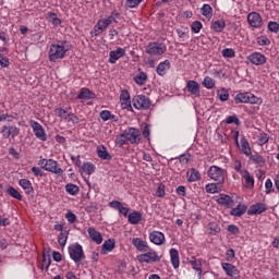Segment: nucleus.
Instances as JSON below:
<instances>
[{"mask_svg":"<svg viewBox=\"0 0 279 279\" xmlns=\"http://www.w3.org/2000/svg\"><path fill=\"white\" fill-rule=\"evenodd\" d=\"M96 151H97L98 158H100L101 160H112V155L108 153V149L106 148V146L104 145L98 146Z\"/></svg>","mask_w":279,"mask_h":279,"instance_id":"obj_27","label":"nucleus"},{"mask_svg":"<svg viewBox=\"0 0 279 279\" xmlns=\"http://www.w3.org/2000/svg\"><path fill=\"white\" fill-rule=\"evenodd\" d=\"M247 60L255 66H263L267 62V57L260 52H253L247 57Z\"/></svg>","mask_w":279,"mask_h":279,"instance_id":"obj_13","label":"nucleus"},{"mask_svg":"<svg viewBox=\"0 0 279 279\" xmlns=\"http://www.w3.org/2000/svg\"><path fill=\"white\" fill-rule=\"evenodd\" d=\"M124 134L131 145H138L141 143V131L138 129L130 128L124 131Z\"/></svg>","mask_w":279,"mask_h":279,"instance_id":"obj_11","label":"nucleus"},{"mask_svg":"<svg viewBox=\"0 0 279 279\" xmlns=\"http://www.w3.org/2000/svg\"><path fill=\"white\" fill-rule=\"evenodd\" d=\"M247 23L251 27L258 29V27H263V17L258 12H251L247 15Z\"/></svg>","mask_w":279,"mask_h":279,"instance_id":"obj_12","label":"nucleus"},{"mask_svg":"<svg viewBox=\"0 0 279 279\" xmlns=\"http://www.w3.org/2000/svg\"><path fill=\"white\" fill-rule=\"evenodd\" d=\"M96 95L95 93L90 92V89L83 87L81 88L80 94L77 95V99H95Z\"/></svg>","mask_w":279,"mask_h":279,"instance_id":"obj_30","label":"nucleus"},{"mask_svg":"<svg viewBox=\"0 0 279 279\" xmlns=\"http://www.w3.org/2000/svg\"><path fill=\"white\" fill-rule=\"evenodd\" d=\"M4 51H8V48L0 49V66L8 68L10 66V59L3 54Z\"/></svg>","mask_w":279,"mask_h":279,"instance_id":"obj_39","label":"nucleus"},{"mask_svg":"<svg viewBox=\"0 0 279 279\" xmlns=\"http://www.w3.org/2000/svg\"><path fill=\"white\" fill-rule=\"evenodd\" d=\"M202 27H204V25L199 21H195L191 25V29L194 34H199V32H202Z\"/></svg>","mask_w":279,"mask_h":279,"instance_id":"obj_55","label":"nucleus"},{"mask_svg":"<svg viewBox=\"0 0 279 279\" xmlns=\"http://www.w3.org/2000/svg\"><path fill=\"white\" fill-rule=\"evenodd\" d=\"M121 206H123V203L119 201H111L109 203V207L113 208V210H119Z\"/></svg>","mask_w":279,"mask_h":279,"instance_id":"obj_62","label":"nucleus"},{"mask_svg":"<svg viewBox=\"0 0 279 279\" xmlns=\"http://www.w3.org/2000/svg\"><path fill=\"white\" fill-rule=\"evenodd\" d=\"M64 121L66 123H72V125H77V123H80V118H77V116H75V113L70 112Z\"/></svg>","mask_w":279,"mask_h":279,"instance_id":"obj_50","label":"nucleus"},{"mask_svg":"<svg viewBox=\"0 0 279 279\" xmlns=\"http://www.w3.org/2000/svg\"><path fill=\"white\" fill-rule=\"evenodd\" d=\"M143 1L144 0H126L125 8H129L130 10L138 8Z\"/></svg>","mask_w":279,"mask_h":279,"instance_id":"obj_53","label":"nucleus"},{"mask_svg":"<svg viewBox=\"0 0 279 279\" xmlns=\"http://www.w3.org/2000/svg\"><path fill=\"white\" fill-rule=\"evenodd\" d=\"M138 263H146L147 265H151L154 263H160V256L156 251H149L144 254L137 255Z\"/></svg>","mask_w":279,"mask_h":279,"instance_id":"obj_8","label":"nucleus"},{"mask_svg":"<svg viewBox=\"0 0 279 279\" xmlns=\"http://www.w3.org/2000/svg\"><path fill=\"white\" fill-rule=\"evenodd\" d=\"M179 160H180L181 165H189V162L191 161V155L190 154L181 155L179 157Z\"/></svg>","mask_w":279,"mask_h":279,"instance_id":"obj_61","label":"nucleus"},{"mask_svg":"<svg viewBox=\"0 0 279 279\" xmlns=\"http://www.w3.org/2000/svg\"><path fill=\"white\" fill-rule=\"evenodd\" d=\"M170 260L173 269H178L180 267V253L178 252V250H170Z\"/></svg>","mask_w":279,"mask_h":279,"instance_id":"obj_28","label":"nucleus"},{"mask_svg":"<svg viewBox=\"0 0 279 279\" xmlns=\"http://www.w3.org/2000/svg\"><path fill=\"white\" fill-rule=\"evenodd\" d=\"M203 86L205 88H207L208 90L213 89V87L215 86V81L213 80V77L210 76H206L204 80H203Z\"/></svg>","mask_w":279,"mask_h":279,"instance_id":"obj_52","label":"nucleus"},{"mask_svg":"<svg viewBox=\"0 0 279 279\" xmlns=\"http://www.w3.org/2000/svg\"><path fill=\"white\" fill-rule=\"evenodd\" d=\"M142 134H143L144 138H147V141H149V136L151 134V131L149 130V125L144 124Z\"/></svg>","mask_w":279,"mask_h":279,"instance_id":"obj_64","label":"nucleus"},{"mask_svg":"<svg viewBox=\"0 0 279 279\" xmlns=\"http://www.w3.org/2000/svg\"><path fill=\"white\" fill-rule=\"evenodd\" d=\"M65 191L69 195H77L80 193V186L73 183H69L65 185Z\"/></svg>","mask_w":279,"mask_h":279,"instance_id":"obj_37","label":"nucleus"},{"mask_svg":"<svg viewBox=\"0 0 279 279\" xmlns=\"http://www.w3.org/2000/svg\"><path fill=\"white\" fill-rule=\"evenodd\" d=\"M65 219L69 221V223H75L77 221V216H75V214H73V211H69L65 215Z\"/></svg>","mask_w":279,"mask_h":279,"instance_id":"obj_60","label":"nucleus"},{"mask_svg":"<svg viewBox=\"0 0 279 279\" xmlns=\"http://www.w3.org/2000/svg\"><path fill=\"white\" fill-rule=\"evenodd\" d=\"M87 232L92 241H94V243H97V245H100V243L104 242V238L101 236V233L99 231H96L94 227H89L87 229Z\"/></svg>","mask_w":279,"mask_h":279,"instance_id":"obj_21","label":"nucleus"},{"mask_svg":"<svg viewBox=\"0 0 279 279\" xmlns=\"http://www.w3.org/2000/svg\"><path fill=\"white\" fill-rule=\"evenodd\" d=\"M21 134V130L16 126H3L2 128V136L4 138H16Z\"/></svg>","mask_w":279,"mask_h":279,"instance_id":"obj_18","label":"nucleus"},{"mask_svg":"<svg viewBox=\"0 0 279 279\" xmlns=\"http://www.w3.org/2000/svg\"><path fill=\"white\" fill-rule=\"evenodd\" d=\"M208 178L217 182V184H223L226 182V172L219 166H210L207 171Z\"/></svg>","mask_w":279,"mask_h":279,"instance_id":"obj_5","label":"nucleus"},{"mask_svg":"<svg viewBox=\"0 0 279 279\" xmlns=\"http://www.w3.org/2000/svg\"><path fill=\"white\" fill-rule=\"evenodd\" d=\"M250 160L255 165H265V158L259 154L250 155Z\"/></svg>","mask_w":279,"mask_h":279,"instance_id":"obj_47","label":"nucleus"},{"mask_svg":"<svg viewBox=\"0 0 279 279\" xmlns=\"http://www.w3.org/2000/svg\"><path fill=\"white\" fill-rule=\"evenodd\" d=\"M20 186L26 193V195L34 196V186H32V181L27 179H21L19 181Z\"/></svg>","mask_w":279,"mask_h":279,"instance_id":"obj_20","label":"nucleus"},{"mask_svg":"<svg viewBox=\"0 0 279 279\" xmlns=\"http://www.w3.org/2000/svg\"><path fill=\"white\" fill-rule=\"evenodd\" d=\"M54 112L58 117H60V119H63V121H65L70 114V112H68L66 109H63L62 107L56 108Z\"/></svg>","mask_w":279,"mask_h":279,"instance_id":"obj_51","label":"nucleus"},{"mask_svg":"<svg viewBox=\"0 0 279 279\" xmlns=\"http://www.w3.org/2000/svg\"><path fill=\"white\" fill-rule=\"evenodd\" d=\"M121 108L123 110H132V101L130 100V92L122 89L120 93Z\"/></svg>","mask_w":279,"mask_h":279,"instance_id":"obj_16","label":"nucleus"},{"mask_svg":"<svg viewBox=\"0 0 279 279\" xmlns=\"http://www.w3.org/2000/svg\"><path fill=\"white\" fill-rule=\"evenodd\" d=\"M70 50L71 43L66 40L60 41L59 44H52L48 52L50 62H58V60H62Z\"/></svg>","mask_w":279,"mask_h":279,"instance_id":"obj_1","label":"nucleus"},{"mask_svg":"<svg viewBox=\"0 0 279 279\" xmlns=\"http://www.w3.org/2000/svg\"><path fill=\"white\" fill-rule=\"evenodd\" d=\"M128 221L132 226H138V223H141V221H143V214H141L140 211H133V213L129 214Z\"/></svg>","mask_w":279,"mask_h":279,"instance_id":"obj_25","label":"nucleus"},{"mask_svg":"<svg viewBox=\"0 0 279 279\" xmlns=\"http://www.w3.org/2000/svg\"><path fill=\"white\" fill-rule=\"evenodd\" d=\"M207 228L211 236H215V234H219V232H221V227H219V223L217 222H209Z\"/></svg>","mask_w":279,"mask_h":279,"instance_id":"obj_36","label":"nucleus"},{"mask_svg":"<svg viewBox=\"0 0 279 279\" xmlns=\"http://www.w3.org/2000/svg\"><path fill=\"white\" fill-rule=\"evenodd\" d=\"M202 175L199 174V171H197L196 169H191L190 171H187V180L190 182H197V180H201Z\"/></svg>","mask_w":279,"mask_h":279,"instance_id":"obj_35","label":"nucleus"},{"mask_svg":"<svg viewBox=\"0 0 279 279\" xmlns=\"http://www.w3.org/2000/svg\"><path fill=\"white\" fill-rule=\"evenodd\" d=\"M48 20L50 21V23H52V25H54L56 27H58V25H61L62 21L58 17V14L56 13H48Z\"/></svg>","mask_w":279,"mask_h":279,"instance_id":"obj_48","label":"nucleus"},{"mask_svg":"<svg viewBox=\"0 0 279 279\" xmlns=\"http://www.w3.org/2000/svg\"><path fill=\"white\" fill-rule=\"evenodd\" d=\"M218 183H208L205 185L206 193H210L215 195V193H219V187L217 186Z\"/></svg>","mask_w":279,"mask_h":279,"instance_id":"obj_46","label":"nucleus"},{"mask_svg":"<svg viewBox=\"0 0 279 279\" xmlns=\"http://www.w3.org/2000/svg\"><path fill=\"white\" fill-rule=\"evenodd\" d=\"M110 117H112V113L108 110H102L100 112V119H102V121H110Z\"/></svg>","mask_w":279,"mask_h":279,"instance_id":"obj_63","label":"nucleus"},{"mask_svg":"<svg viewBox=\"0 0 279 279\" xmlns=\"http://www.w3.org/2000/svg\"><path fill=\"white\" fill-rule=\"evenodd\" d=\"M149 241L150 243H154V245H162L165 243V233L160 231H153L149 234Z\"/></svg>","mask_w":279,"mask_h":279,"instance_id":"obj_19","label":"nucleus"},{"mask_svg":"<svg viewBox=\"0 0 279 279\" xmlns=\"http://www.w3.org/2000/svg\"><path fill=\"white\" fill-rule=\"evenodd\" d=\"M187 92L191 93L194 97H199V83L197 81H189L186 84Z\"/></svg>","mask_w":279,"mask_h":279,"instance_id":"obj_23","label":"nucleus"},{"mask_svg":"<svg viewBox=\"0 0 279 279\" xmlns=\"http://www.w3.org/2000/svg\"><path fill=\"white\" fill-rule=\"evenodd\" d=\"M265 210H267V205L257 203L251 206L248 209V215H262V213H265Z\"/></svg>","mask_w":279,"mask_h":279,"instance_id":"obj_26","label":"nucleus"},{"mask_svg":"<svg viewBox=\"0 0 279 279\" xmlns=\"http://www.w3.org/2000/svg\"><path fill=\"white\" fill-rule=\"evenodd\" d=\"M95 169L96 167L93 165V162H85L81 167V171L86 175H93V173H95Z\"/></svg>","mask_w":279,"mask_h":279,"instance_id":"obj_32","label":"nucleus"},{"mask_svg":"<svg viewBox=\"0 0 279 279\" xmlns=\"http://www.w3.org/2000/svg\"><path fill=\"white\" fill-rule=\"evenodd\" d=\"M167 52V45L158 41L149 43L146 46V53L148 56H162Z\"/></svg>","mask_w":279,"mask_h":279,"instance_id":"obj_7","label":"nucleus"},{"mask_svg":"<svg viewBox=\"0 0 279 279\" xmlns=\"http://www.w3.org/2000/svg\"><path fill=\"white\" fill-rule=\"evenodd\" d=\"M221 267L229 278H239V269L230 263H221Z\"/></svg>","mask_w":279,"mask_h":279,"instance_id":"obj_17","label":"nucleus"},{"mask_svg":"<svg viewBox=\"0 0 279 279\" xmlns=\"http://www.w3.org/2000/svg\"><path fill=\"white\" fill-rule=\"evenodd\" d=\"M39 165L41 169L48 171L49 173H54V175H62V173H64V170L60 168L58 161L53 159H40Z\"/></svg>","mask_w":279,"mask_h":279,"instance_id":"obj_2","label":"nucleus"},{"mask_svg":"<svg viewBox=\"0 0 279 279\" xmlns=\"http://www.w3.org/2000/svg\"><path fill=\"white\" fill-rule=\"evenodd\" d=\"M226 123L228 125L232 124V123H235V125H240L241 121H239V118L233 114V116H229L227 119H226Z\"/></svg>","mask_w":279,"mask_h":279,"instance_id":"obj_58","label":"nucleus"},{"mask_svg":"<svg viewBox=\"0 0 279 279\" xmlns=\"http://www.w3.org/2000/svg\"><path fill=\"white\" fill-rule=\"evenodd\" d=\"M217 96L220 99V101H228L230 99V93H228V89L221 88L217 92Z\"/></svg>","mask_w":279,"mask_h":279,"instance_id":"obj_44","label":"nucleus"},{"mask_svg":"<svg viewBox=\"0 0 279 279\" xmlns=\"http://www.w3.org/2000/svg\"><path fill=\"white\" fill-rule=\"evenodd\" d=\"M7 193L8 195H10L11 197H13V199H17L19 202H21V199H23V196L21 195L20 192H17L16 189H14L13 186H9L7 189Z\"/></svg>","mask_w":279,"mask_h":279,"instance_id":"obj_38","label":"nucleus"},{"mask_svg":"<svg viewBox=\"0 0 279 279\" xmlns=\"http://www.w3.org/2000/svg\"><path fill=\"white\" fill-rule=\"evenodd\" d=\"M169 69H171V61L165 60L157 65L156 73L162 77L163 75H167Z\"/></svg>","mask_w":279,"mask_h":279,"instance_id":"obj_24","label":"nucleus"},{"mask_svg":"<svg viewBox=\"0 0 279 279\" xmlns=\"http://www.w3.org/2000/svg\"><path fill=\"white\" fill-rule=\"evenodd\" d=\"M268 31L272 32V34H278V32H279V24H278V22H269L268 23Z\"/></svg>","mask_w":279,"mask_h":279,"instance_id":"obj_57","label":"nucleus"},{"mask_svg":"<svg viewBox=\"0 0 279 279\" xmlns=\"http://www.w3.org/2000/svg\"><path fill=\"white\" fill-rule=\"evenodd\" d=\"M128 142V135H125V133H122L116 137V144L118 145V147H123V145H125V143Z\"/></svg>","mask_w":279,"mask_h":279,"instance_id":"obj_49","label":"nucleus"},{"mask_svg":"<svg viewBox=\"0 0 279 279\" xmlns=\"http://www.w3.org/2000/svg\"><path fill=\"white\" fill-rule=\"evenodd\" d=\"M201 14L206 19H213V7L210 4H204L201 9Z\"/></svg>","mask_w":279,"mask_h":279,"instance_id":"obj_40","label":"nucleus"},{"mask_svg":"<svg viewBox=\"0 0 279 279\" xmlns=\"http://www.w3.org/2000/svg\"><path fill=\"white\" fill-rule=\"evenodd\" d=\"M68 252L70 255V258L77 265V263H82L84 258H86V255L84 254V248L81 246L80 243L71 244L68 247Z\"/></svg>","mask_w":279,"mask_h":279,"instance_id":"obj_3","label":"nucleus"},{"mask_svg":"<svg viewBox=\"0 0 279 279\" xmlns=\"http://www.w3.org/2000/svg\"><path fill=\"white\" fill-rule=\"evenodd\" d=\"M241 151L244 156H252V148L250 147V142L247 140H241Z\"/></svg>","mask_w":279,"mask_h":279,"instance_id":"obj_33","label":"nucleus"},{"mask_svg":"<svg viewBox=\"0 0 279 279\" xmlns=\"http://www.w3.org/2000/svg\"><path fill=\"white\" fill-rule=\"evenodd\" d=\"M112 23H114L113 16L98 20V22L94 26L93 32L90 33L92 36H99V34H104V32H106V29H108V27H110Z\"/></svg>","mask_w":279,"mask_h":279,"instance_id":"obj_6","label":"nucleus"},{"mask_svg":"<svg viewBox=\"0 0 279 279\" xmlns=\"http://www.w3.org/2000/svg\"><path fill=\"white\" fill-rule=\"evenodd\" d=\"M222 58H235L236 52L232 48H227L221 51Z\"/></svg>","mask_w":279,"mask_h":279,"instance_id":"obj_54","label":"nucleus"},{"mask_svg":"<svg viewBox=\"0 0 279 279\" xmlns=\"http://www.w3.org/2000/svg\"><path fill=\"white\" fill-rule=\"evenodd\" d=\"M133 106L136 110H149L151 101L145 95H138L133 98Z\"/></svg>","mask_w":279,"mask_h":279,"instance_id":"obj_10","label":"nucleus"},{"mask_svg":"<svg viewBox=\"0 0 279 279\" xmlns=\"http://www.w3.org/2000/svg\"><path fill=\"white\" fill-rule=\"evenodd\" d=\"M216 202L220 206H225V208H232V206H234V199H232L228 194H219L216 196Z\"/></svg>","mask_w":279,"mask_h":279,"instance_id":"obj_15","label":"nucleus"},{"mask_svg":"<svg viewBox=\"0 0 279 279\" xmlns=\"http://www.w3.org/2000/svg\"><path fill=\"white\" fill-rule=\"evenodd\" d=\"M69 239V231H62L58 236V243L61 245V247H64L66 245V241Z\"/></svg>","mask_w":279,"mask_h":279,"instance_id":"obj_45","label":"nucleus"},{"mask_svg":"<svg viewBox=\"0 0 279 279\" xmlns=\"http://www.w3.org/2000/svg\"><path fill=\"white\" fill-rule=\"evenodd\" d=\"M190 265L192 266V269H194V271H197L198 279H201L202 278V259L193 258L190 260Z\"/></svg>","mask_w":279,"mask_h":279,"instance_id":"obj_31","label":"nucleus"},{"mask_svg":"<svg viewBox=\"0 0 279 279\" xmlns=\"http://www.w3.org/2000/svg\"><path fill=\"white\" fill-rule=\"evenodd\" d=\"M246 211H247V206L243 204H239L236 207L231 209L230 215L232 217H243V215H245Z\"/></svg>","mask_w":279,"mask_h":279,"instance_id":"obj_29","label":"nucleus"},{"mask_svg":"<svg viewBox=\"0 0 279 279\" xmlns=\"http://www.w3.org/2000/svg\"><path fill=\"white\" fill-rule=\"evenodd\" d=\"M29 125L38 141H41L45 143L47 141V132H45V128L41 126V124L36 120H31Z\"/></svg>","mask_w":279,"mask_h":279,"instance_id":"obj_9","label":"nucleus"},{"mask_svg":"<svg viewBox=\"0 0 279 279\" xmlns=\"http://www.w3.org/2000/svg\"><path fill=\"white\" fill-rule=\"evenodd\" d=\"M213 29L216 32H223V29H226V21L223 20H217L215 22H213Z\"/></svg>","mask_w":279,"mask_h":279,"instance_id":"obj_41","label":"nucleus"},{"mask_svg":"<svg viewBox=\"0 0 279 279\" xmlns=\"http://www.w3.org/2000/svg\"><path fill=\"white\" fill-rule=\"evenodd\" d=\"M235 104H255L260 106L263 104V98L256 97L252 93H240L234 97Z\"/></svg>","mask_w":279,"mask_h":279,"instance_id":"obj_4","label":"nucleus"},{"mask_svg":"<svg viewBox=\"0 0 279 279\" xmlns=\"http://www.w3.org/2000/svg\"><path fill=\"white\" fill-rule=\"evenodd\" d=\"M134 82L135 84H138V86H144V84L147 82V73L141 71L134 76Z\"/></svg>","mask_w":279,"mask_h":279,"instance_id":"obj_34","label":"nucleus"},{"mask_svg":"<svg viewBox=\"0 0 279 279\" xmlns=\"http://www.w3.org/2000/svg\"><path fill=\"white\" fill-rule=\"evenodd\" d=\"M132 244L138 252H147V250H149V246H147V242L141 238H133Z\"/></svg>","mask_w":279,"mask_h":279,"instance_id":"obj_22","label":"nucleus"},{"mask_svg":"<svg viewBox=\"0 0 279 279\" xmlns=\"http://www.w3.org/2000/svg\"><path fill=\"white\" fill-rule=\"evenodd\" d=\"M241 175L243 180H245L246 184H248L251 189H254V177L250 174V171L244 170Z\"/></svg>","mask_w":279,"mask_h":279,"instance_id":"obj_43","label":"nucleus"},{"mask_svg":"<svg viewBox=\"0 0 279 279\" xmlns=\"http://www.w3.org/2000/svg\"><path fill=\"white\" fill-rule=\"evenodd\" d=\"M265 193L266 195L274 193V182H271V179H267L265 182Z\"/></svg>","mask_w":279,"mask_h":279,"instance_id":"obj_56","label":"nucleus"},{"mask_svg":"<svg viewBox=\"0 0 279 279\" xmlns=\"http://www.w3.org/2000/svg\"><path fill=\"white\" fill-rule=\"evenodd\" d=\"M125 56V48L119 47L116 50L109 52V64H117V61L121 60Z\"/></svg>","mask_w":279,"mask_h":279,"instance_id":"obj_14","label":"nucleus"},{"mask_svg":"<svg viewBox=\"0 0 279 279\" xmlns=\"http://www.w3.org/2000/svg\"><path fill=\"white\" fill-rule=\"evenodd\" d=\"M114 250V240H107L102 244L104 254H108V252H112Z\"/></svg>","mask_w":279,"mask_h":279,"instance_id":"obj_42","label":"nucleus"},{"mask_svg":"<svg viewBox=\"0 0 279 279\" xmlns=\"http://www.w3.org/2000/svg\"><path fill=\"white\" fill-rule=\"evenodd\" d=\"M258 143L259 145H266V143H269V135L266 133H260L258 136Z\"/></svg>","mask_w":279,"mask_h":279,"instance_id":"obj_59","label":"nucleus"}]
</instances>
